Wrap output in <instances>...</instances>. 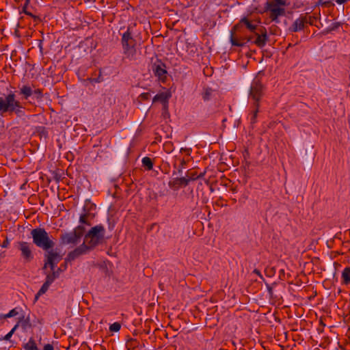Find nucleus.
I'll return each mask as SVG.
<instances>
[{
  "instance_id": "f257e3e1",
  "label": "nucleus",
  "mask_w": 350,
  "mask_h": 350,
  "mask_svg": "<svg viewBox=\"0 0 350 350\" xmlns=\"http://www.w3.org/2000/svg\"><path fill=\"white\" fill-rule=\"evenodd\" d=\"M33 243L44 251L53 249L55 245L53 238L50 236L44 228H36L31 231Z\"/></svg>"
},
{
  "instance_id": "f03ea898",
  "label": "nucleus",
  "mask_w": 350,
  "mask_h": 350,
  "mask_svg": "<svg viewBox=\"0 0 350 350\" xmlns=\"http://www.w3.org/2000/svg\"><path fill=\"white\" fill-rule=\"evenodd\" d=\"M84 230V227L79 226L74 231L62 234L60 237L61 243L64 245L77 244L83 235Z\"/></svg>"
},
{
  "instance_id": "7ed1b4c3",
  "label": "nucleus",
  "mask_w": 350,
  "mask_h": 350,
  "mask_svg": "<svg viewBox=\"0 0 350 350\" xmlns=\"http://www.w3.org/2000/svg\"><path fill=\"white\" fill-rule=\"evenodd\" d=\"M263 95V86L259 80H254L250 87V98L254 100V105L259 104L262 96Z\"/></svg>"
},
{
  "instance_id": "20e7f679",
  "label": "nucleus",
  "mask_w": 350,
  "mask_h": 350,
  "mask_svg": "<svg viewBox=\"0 0 350 350\" xmlns=\"http://www.w3.org/2000/svg\"><path fill=\"white\" fill-rule=\"evenodd\" d=\"M196 180V177H189V176L183 177H176L171 179L169 183V187L174 191H178L181 187H186L190 181Z\"/></svg>"
},
{
  "instance_id": "39448f33",
  "label": "nucleus",
  "mask_w": 350,
  "mask_h": 350,
  "mask_svg": "<svg viewBox=\"0 0 350 350\" xmlns=\"http://www.w3.org/2000/svg\"><path fill=\"white\" fill-rule=\"evenodd\" d=\"M152 70L155 77L161 81H165L167 78L166 66L161 60L157 59L152 65Z\"/></svg>"
},
{
  "instance_id": "423d86ee",
  "label": "nucleus",
  "mask_w": 350,
  "mask_h": 350,
  "mask_svg": "<svg viewBox=\"0 0 350 350\" xmlns=\"http://www.w3.org/2000/svg\"><path fill=\"white\" fill-rule=\"evenodd\" d=\"M10 106L8 107V113H15L17 116L24 115L23 107L21 103L16 99V95L14 92H10Z\"/></svg>"
},
{
  "instance_id": "0eeeda50",
  "label": "nucleus",
  "mask_w": 350,
  "mask_h": 350,
  "mask_svg": "<svg viewBox=\"0 0 350 350\" xmlns=\"http://www.w3.org/2000/svg\"><path fill=\"white\" fill-rule=\"evenodd\" d=\"M18 250L21 252V257L25 262H29L33 258V254L31 251V244L25 241H20L18 243Z\"/></svg>"
},
{
  "instance_id": "6e6552de",
  "label": "nucleus",
  "mask_w": 350,
  "mask_h": 350,
  "mask_svg": "<svg viewBox=\"0 0 350 350\" xmlns=\"http://www.w3.org/2000/svg\"><path fill=\"white\" fill-rule=\"evenodd\" d=\"M245 26L246 28L251 32L254 33L257 29V25L254 24L252 21L249 20L247 17L244 16L240 19L238 23L234 25L230 31L234 32L238 31L242 27Z\"/></svg>"
},
{
  "instance_id": "1a4fd4ad",
  "label": "nucleus",
  "mask_w": 350,
  "mask_h": 350,
  "mask_svg": "<svg viewBox=\"0 0 350 350\" xmlns=\"http://www.w3.org/2000/svg\"><path fill=\"white\" fill-rule=\"evenodd\" d=\"M267 10L271 12L270 17L273 21L278 22V17L285 14V10L283 8H280L281 5L269 2H267Z\"/></svg>"
},
{
  "instance_id": "9d476101",
  "label": "nucleus",
  "mask_w": 350,
  "mask_h": 350,
  "mask_svg": "<svg viewBox=\"0 0 350 350\" xmlns=\"http://www.w3.org/2000/svg\"><path fill=\"white\" fill-rule=\"evenodd\" d=\"M235 33L236 32H234V31H230V32L229 40L232 46L243 47L247 46L249 43L254 44V40H253L252 36H245L244 37L245 41H238L235 37Z\"/></svg>"
},
{
  "instance_id": "9b49d317",
  "label": "nucleus",
  "mask_w": 350,
  "mask_h": 350,
  "mask_svg": "<svg viewBox=\"0 0 350 350\" xmlns=\"http://www.w3.org/2000/svg\"><path fill=\"white\" fill-rule=\"evenodd\" d=\"M105 234V229L102 225H97L92 227L88 232L85 235V239L88 240V237H93L104 239Z\"/></svg>"
},
{
  "instance_id": "f8f14e48",
  "label": "nucleus",
  "mask_w": 350,
  "mask_h": 350,
  "mask_svg": "<svg viewBox=\"0 0 350 350\" xmlns=\"http://www.w3.org/2000/svg\"><path fill=\"white\" fill-rule=\"evenodd\" d=\"M90 251V247L85 244V243L80 245L79 247L75 248L73 251H71L68 254V259L69 260H74L79 256L86 254Z\"/></svg>"
},
{
  "instance_id": "ddd939ff",
  "label": "nucleus",
  "mask_w": 350,
  "mask_h": 350,
  "mask_svg": "<svg viewBox=\"0 0 350 350\" xmlns=\"http://www.w3.org/2000/svg\"><path fill=\"white\" fill-rule=\"evenodd\" d=\"M254 33L256 36V38L254 41V44L260 48L265 46L269 39L266 29H264V30H261L260 33L255 31Z\"/></svg>"
},
{
  "instance_id": "4468645a",
  "label": "nucleus",
  "mask_w": 350,
  "mask_h": 350,
  "mask_svg": "<svg viewBox=\"0 0 350 350\" xmlns=\"http://www.w3.org/2000/svg\"><path fill=\"white\" fill-rule=\"evenodd\" d=\"M307 22L306 18L301 16L297 18L292 25L288 28L291 32H298L303 30L305 27V23Z\"/></svg>"
},
{
  "instance_id": "2eb2a0df",
  "label": "nucleus",
  "mask_w": 350,
  "mask_h": 350,
  "mask_svg": "<svg viewBox=\"0 0 350 350\" xmlns=\"http://www.w3.org/2000/svg\"><path fill=\"white\" fill-rule=\"evenodd\" d=\"M10 93L7 94L5 98L0 96V116L8 112V107L10 106Z\"/></svg>"
},
{
  "instance_id": "dca6fc26",
  "label": "nucleus",
  "mask_w": 350,
  "mask_h": 350,
  "mask_svg": "<svg viewBox=\"0 0 350 350\" xmlns=\"http://www.w3.org/2000/svg\"><path fill=\"white\" fill-rule=\"evenodd\" d=\"M46 252L47 254L45 256L46 257L47 260L46 262H53L58 263L62 258V256L59 253L53 250L52 249Z\"/></svg>"
},
{
  "instance_id": "f3484780",
  "label": "nucleus",
  "mask_w": 350,
  "mask_h": 350,
  "mask_svg": "<svg viewBox=\"0 0 350 350\" xmlns=\"http://www.w3.org/2000/svg\"><path fill=\"white\" fill-rule=\"evenodd\" d=\"M124 54L126 57H133L135 53L133 43L122 42Z\"/></svg>"
},
{
  "instance_id": "a211bd4d",
  "label": "nucleus",
  "mask_w": 350,
  "mask_h": 350,
  "mask_svg": "<svg viewBox=\"0 0 350 350\" xmlns=\"http://www.w3.org/2000/svg\"><path fill=\"white\" fill-rule=\"evenodd\" d=\"M20 94L23 96L25 99H27L29 97L33 95V90L29 85H23L20 88Z\"/></svg>"
},
{
  "instance_id": "6ab92c4d",
  "label": "nucleus",
  "mask_w": 350,
  "mask_h": 350,
  "mask_svg": "<svg viewBox=\"0 0 350 350\" xmlns=\"http://www.w3.org/2000/svg\"><path fill=\"white\" fill-rule=\"evenodd\" d=\"M341 278L344 284H350V267H345L343 269L342 271Z\"/></svg>"
},
{
  "instance_id": "aec40b11",
  "label": "nucleus",
  "mask_w": 350,
  "mask_h": 350,
  "mask_svg": "<svg viewBox=\"0 0 350 350\" xmlns=\"http://www.w3.org/2000/svg\"><path fill=\"white\" fill-rule=\"evenodd\" d=\"M51 273L46 274V279L53 283L54 280L59 278L60 273L62 271L61 267L57 268L56 270L51 271Z\"/></svg>"
},
{
  "instance_id": "412c9836",
  "label": "nucleus",
  "mask_w": 350,
  "mask_h": 350,
  "mask_svg": "<svg viewBox=\"0 0 350 350\" xmlns=\"http://www.w3.org/2000/svg\"><path fill=\"white\" fill-rule=\"evenodd\" d=\"M88 246L90 247V250L95 247L96 245L100 244L103 240L100 238H96L93 237H88Z\"/></svg>"
},
{
  "instance_id": "4be33fe9",
  "label": "nucleus",
  "mask_w": 350,
  "mask_h": 350,
  "mask_svg": "<svg viewBox=\"0 0 350 350\" xmlns=\"http://www.w3.org/2000/svg\"><path fill=\"white\" fill-rule=\"evenodd\" d=\"M255 109L252 111L251 113L249 116L250 123L252 126H253L256 122V118L258 113L259 104H256L254 105Z\"/></svg>"
},
{
  "instance_id": "5701e85b",
  "label": "nucleus",
  "mask_w": 350,
  "mask_h": 350,
  "mask_svg": "<svg viewBox=\"0 0 350 350\" xmlns=\"http://www.w3.org/2000/svg\"><path fill=\"white\" fill-rule=\"evenodd\" d=\"M122 42H124V43H133L134 42V40L132 37L131 32L130 31L129 27L123 33L122 37Z\"/></svg>"
},
{
  "instance_id": "b1692460",
  "label": "nucleus",
  "mask_w": 350,
  "mask_h": 350,
  "mask_svg": "<svg viewBox=\"0 0 350 350\" xmlns=\"http://www.w3.org/2000/svg\"><path fill=\"white\" fill-rule=\"evenodd\" d=\"M214 90L211 88H204L203 92L202 94V98L204 101L210 100L213 95Z\"/></svg>"
},
{
  "instance_id": "393cba45",
  "label": "nucleus",
  "mask_w": 350,
  "mask_h": 350,
  "mask_svg": "<svg viewBox=\"0 0 350 350\" xmlns=\"http://www.w3.org/2000/svg\"><path fill=\"white\" fill-rule=\"evenodd\" d=\"M167 96L165 93H160L156 94L153 98V102L159 101L162 103H166L167 101Z\"/></svg>"
},
{
  "instance_id": "a878e982",
  "label": "nucleus",
  "mask_w": 350,
  "mask_h": 350,
  "mask_svg": "<svg viewBox=\"0 0 350 350\" xmlns=\"http://www.w3.org/2000/svg\"><path fill=\"white\" fill-rule=\"evenodd\" d=\"M24 348L25 350H38V348L32 338H30L29 341L25 344Z\"/></svg>"
},
{
  "instance_id": "bb28decb",
  "label": "nucleus",
  "mask_w": 350,
  "mask_h": 350,
  "mask_svg": "<svg viewBox=\"0 0 350 350\" xmlns=\"http://www.w3.org/2000/svg\"><path fill=\"white\" fill-rule=\"evenodd\" d=\"M90 214L86 212V209L83 207V213L79 217V222L83 224L90 226V224L88 222L87 219Z\"/></svg>"
},
{
  "instance_id": "cd10ccee",
  "label": "nucleus",
  "mask_w": 350,
  "mask_h": 350,
  "mask_svg": "<svg viewBox=\"0 0 350 350\" xmlns=\"http://www.w3.org/2000/svg\"><path fill=\"white\" fill-rule=\"evenodd\" d=\"M142 164L144 167H146L148 170H150L153 167V163L152 159L148 157H145L142 159Z\"/></svg>"
},
{
  "instance_id": "c85d7f7f",
  "label": "nucleus",
  "mask_w": 350,
  "mask_h": 350,
  "mask_svg": "<svg viewBox=\"0 0 350 350\" xmlns=\"http://www.w3.org/2000/svg\"><path fill=\"white\" fill-rule=\"evenodd\" d=\"M51 284L52 283L50 282L49 280H47L46 279L45 282H44V284H42V286H41L40 290L38 291V295H42L43 294H44L48 291V289Z\"/></svg>"
},
{
  "instance_id": "c756f323",
  "label": "nucleus",
  "mask_w": 350,
  "mask_h": 350,
  "mask_svg": "<svg viewBox=\"0 0 350 350\" xmlns=\"http://www.w3.org/2000/svg\"><path fill=\"white\" fill-rule=\"evenodd\" d=\"M340 26V23L339 22H335L332 23L326 29L324 30L323 33L326 34L332 31H335Z\"/></svg>"
},
{
  "instance_id": "7c9ffc66",
  "label": "nucleus",
  "mask_w": 350,
  "mask_h": 350,
  "mask_svg": "<svg viewBox=\"0 0 350 350\" xmlns=\"http://www.w3.org/2000/svg\"><path fill=\"white\" fill-rule=\"evenodd\" d=\"M18 314L17 308H14L11 310L8 314H0V319H7V318H11L13 317L16 316Z\"/></svg>"
},
{
  "instance_id": "2f4dec72",
  "label": "nucleus",
  "mask_w": 350,
  "mask_h": 350,
  "mask_svg": "<svg viewBox=\"0 0 350 350\" xmlns=\"http://www.w3.org/2000/svg\"><path fill=\"white\" fill-rule=\"evenodd\" d=\"M19 325V321L14 326V327L3 338V340H8L12 336Z\"/></svg>"
},
{
  "instance_id": "473e14b6",
  "label": "nucleus",
  "mask_w": 350,
  "mask_h": 350,
  "mask_svg": "<svg viewBox=\"0 0 350 350\" xmlns=\"http://www.w3.org/2000/svg\"><path fill=\"white\" fill-rule=\"evenodd\" d=\"M332 1L333 0H319L318 5L328 8L334 5V3H332Z\"/></svg>"
},
{
  "instance_id": "72a5a7b5",
  "label": "nucleus",
  "mask_w": 350,
  "mask_h": 350,
  "mask_svg": "<svg viewBox=\"0 0 350 350\" xmlns=\"http://www.w3.org/2000/svg\"><path fill=\"white\" fill-rule=\"evenodd\" d=\"M121 328V325L119 323L115 322L113 324H111L109 327V330L111 332H118Z\"/></svg>"
},
{
  "instance_id": "f704fd0d",
  "label": "nucleus",
  "mask_w": 350,
  "mask_h": 350,
  "mask_svg": "<svg viewBox=\"0 0 350 350\" xmlns=\"http://www.w3.org/2000/svg\"><path fill=\"white\" fill-rule=\"evenodd\" d=\"M57 263L56 262H45L44 265V267H43V269H45L47 266L49 265L50 267V269L51 271H54V270H56L55 269V267L57 265Z\"/></svg>"
},
{
  "instance_id": "c9c22d12",
  "label": "nucleus",
  "mask_w": 350,
  "mask_h": 350,
  "mask_svg": "<svg viewBox=\"0 0 350 350\" xmlns=\"http://www.w3.org/2000/svg\"><path fill=\"white\" fill-rule=\"evenodd\" d=\"M33 96H34L37 99H41L43 96L42 90L40 89L33 90Z\"/></svg>"
},
{
  "instance_id": "e433bc0d",
  "label": "nucleus",
  "mask_w": 350,
  "mask_h": 350,
  "mask_svg": "<svg viewBox=\"0 0 350 350\" xmlns=\"http://www.w3.org/2000/svg\"><path fill=\"white\" fill-rule=\"evenodd\" d=\"M185 164V161L184 160H182L181 162H180V164L178 167V168L177 169V172H173V175H175L176 174H182V172H183V168L184 167V165Z\"/></svg>"
},
{
  "instance_id": "4c0bfd02",
  "label": "nucleus",
  "mask_w": 350,
  "mask_h": 350,
  "mask_svg": "<svg viewBox=\"0 0 350 350\" xmlns=\"http://www.w3.org/2000/svg\"><path fill=\"white\" fill-rule=\"evenodd\" d=\"M273 4H277L278 5L286 6L287 5V3L284 0H275L274 1H271Z\"/></svg>"
},
{
  "instance_id": "58836bf2",
  "label": "nucleus",
  "mask_w": 350,
  "mask_h": 350,
  "mask_svg": "<svg viewBox=\"0 0 350 350\" xmlns=\"http://www.w3.org/2000/svg\"><path fill=\"white\" fill-rule=\"evenodd\" d=\"M140 96L144 100H148L149 98V97L150 96V94L149 92H144V93H142L140 95Z\"/></svg>"
},
{
  "instance_id": "ea45409f",
  "label": "nucleus",
  "mask_w": 350,
  "mask_h": 350,
  "mask_svg": "<svg viewBox=\"0 0 350 350\" xmlns=\"http://www.w3.org/2000/svg\"><path fill=\"white\" fill-rule=\"evenodd\" d=\"M43 350H54V348L52 345L46 344L44 346Z\"/></svg>"
},
{
  "instance_id": "a19ab883",
  "label": "nucleus",
  "mask_w": 350,
  "mask_h": 350,
  "mask_svg": "<svg viewBox=\"0 0 350 350\" xmlns=\"http://www.w3.org/2000/svg\"><path fill=\"white\" fill-rule=\"evenodd\" d=\"M89 80L90 81V82L92 83H100L101 81L100 80V77H98V78H90Z\"/></svg>"
},
{
  "instance_id": "79ce46f5",
  "label": "nucleus",
  "mask_w": 350,
  "mask_h": 350,
  "mask_svg": "<svg viewBox=\"0 0 350 350\" xmlns=\"http://www.w3.org/2000/svg\"><path fill=\"white\" fill-rule=\"evenodd\" d=\"M335 1L337 4L342 5V4H345V3H347L350 0H335Z\"/></svg>"
},
{
  "instance_id": "37998d69",
  "label": "nucleus",
  "mask_w": 350,
  "mask_h": 350,
  "mask_svg": "<svg viewBox=\"0 0 350 350\" xmlns=\"http://www.w3.org/2000/svg\"><path fill=\"white\" fill-rule=\"evenodd\" d=\"M29 3H27V0H25V2L23 6V12L25 13V12H27V7L29 5Z\"/></svg>"
},
{
  "instance_id": "c03bdc74",
  "label": "nucleus",
  "mask_w": 350,
  "mask_h": 350,
  "mask_svg": "<svg viewBox=\"0 0 350 350\" xmlns=\"http://www.w3.org/2000/svg\"><path fill=\"white\" fill-rule=\"evenodd\" d=\"M10 244V241H8V239H6L2 243V247H8V245Z\"/></svg>"
},
{
  "instance_id": "a18cd8bd",
  "label": "nucleus",
  "mask_w": 350,
  "mask_h": 350,
  "mask_svg": "<svg viewBox=\"0 0 350 350\" xmlns=\"http://www.w3.org/2000/svg\"><path fill=\"white\" fill-rule=\"evenodd\" d=\"M254 273H256V275H259L261 277V273H260V271L258 269H254Z\"/></svg>"
},
{
  "instance_id": "49530a36",
  "label": "nucleus",
  "mask_w": 350,
  "mask_h": 350,
  "mask_svg": "<svg viewBox=\"0 0 350 350\" xmlns=\"http://www.w3.org/2000/svg\"><path fill=\"white\" fill-rule=\"evenodd\" d=\"M235 37H236V38L238 40V41H242V40H243H243L245 41V40H244V37H238L236 34H235Z\"/></svg>"
},
{
  "instance_id": "de8ad7c7",
  "label": "nucleus",
  "mask_w": 350,
  "mask_h": 350,
  "mask_svg": "<svg viewBox=\"0 0 350 350\" xmlns=\"http://www.w3.org/2000/svg\"><path fill=\"white\" fill-rule=\"evenodd\" d=\"M25 14L26 15H28V16H31V17L36 18V16H35L34 15H33L31 12H28V11L25 12Z\"/></svg>"
},
{
  "instance_id": "09e8293b",
  "label": "nucleus",
  "mask_w": 350,
  "mask_h": 350,
  "mask_svg": "<svg viewBox=\"0 0 350 350\" xmlns=\"http://www.w3.org/2000/svg\"><path fill=\"white\" fill-rule=\"evenodd\" d=\"M183 150H184V151H187V154H189V149H188V150H187V149L181 148L180 151L182 152V151H183Z\"/></svg>"
},
{
  "instance_id": "8fccbe9b",
  "label": "nucleus",
  "mask_w": 350,
  "mask_h": 350,
  "mask_svg": "<svg viewBox=\"0 0 350 350\" xmlns=\"http://www.w3.org/2000/svg\"><path fill=\"white\" fill-rule=\"evenodd\" d=\"M41 295H38V292L35 295V299L37 300L38 299L39 297H40Z\"/></svg>"
},
{
  "instance_id": "3c124183",
  "label": "nucleus",
  "mask_w": 350,
  "mask_h": 350,
  "mask_svg": "<svg viewBox=\"0 0 350 350\" xmlns=\"http://www.w3.org/2000/svg\"><path fill=\"white\" fill-rule=\"evenodd\" d=\"M42 40H40V44H39V46H40V49L42 50Z\"/></svg>"
},
{
  "instance_id": "603ef678",
  "label": "nucleus",
  "mask_w": 350,
  "mask_h": 350,
  "mask_svg": "<svg viewBox=\"0 0 350 350\" xmlns=\"http://www.w3.org/2000/svg\"><path fill=\"white\" fill-rule=\"evenodd\" d=\"M191 177H196V179L200 177V176H196V174H193Z\"/></svg>"
},
{
  "instance_id": "864d4df0",
  "label": "nucleus",
  "mask_w": 350,
  "mask_h": 350,
  "mask_svg": "<svg viewBox=\"0 0 350 350\" xmlns=\"http://www.w3.org/2000/svg\"><path fill=\"white\" fill-rule=\"evenodd\" d=\"M31 0H27V3H29Z\"/></svg>"
}]
</instances>
